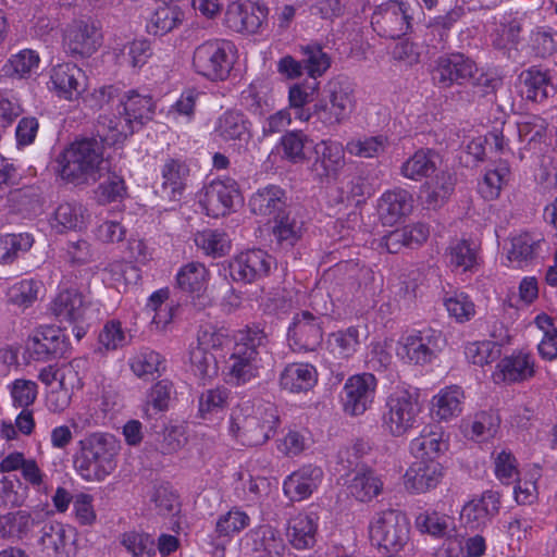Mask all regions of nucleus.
<instances>
[{
  "label": "nucleus",
  "instance_id": "obj_59",
  "mask_svg": "<svg viewBox=\"0 0 557 557\" xmlns=\"http://www.w3.org/2000/svg\"><path fill=\"white\" fill-rule=\"evenodd\" d=\"M463 352L468 362L478 367H484L499 358L502 347L496 342L490 339L473 341L465 345Z\"/></svg>",
  "mask_w": 557,
  "mask_h": 557
},
{
  "label": "nucleus",
  "instance_id": "obj_16",
  "mask_svg": "<svg viewBox=\"0 0 557 557\" xmlns=\"http://www.w3.org/2000/svg\"><path fill=\"white\" fill-rule=\"evenodd\" d=\"M536 373V360L527 349H515L495 364L491 379L495 384H519L530 381Z\"/></svg>",
  "mask_w": 557,
  "mask_h": 557
},
{
  "label": "nucleus",
  "instance_id": "obj_63",
  "mask_svg": "<svg viewBox=\"0 0 557 557\" xmlns=\"http://www.w3.org/2000/svg\"><path fill=\"white\" fill-rule=\"evenodd\" d=\"M448 315L458 323L470 321L475 315V306L463 292L446 294L443 298Z\"/></svg>",
  "mask_w": 557,
  "mask_h": 557
},
{
  "label": "nucleus",
  "instance_id": "obj_14",
  "mask_svg": "<svg viewBox=\"0 0 557 557\" xmlns=\"http://www.w3.org/2000/svg\"><path fill=\"white\" fill-rule=\"evenodd\" d=\"M47 88L59 99L76 101L87 89L86 73L72 62L54 64L48 71Z\"/></svg>",
  "mask_w": 557,
  "mask_h": 557
},
{
  "label": "nucleus",
  "instance_id": "obj_10",
  "mask_svg": "<svg viewBox=\"0 0 557 557\" xmlns=\"http://www.w3.org/2000/svg\"><path fill=\"white\" fill-rule=\"evenodd\" d=\"M368 531L373 545L398 553L409 541L410 524L403 512L387 509L372 517Z\"/></svg>",
  "mask_w": 557,
  "mask_h": 557
},
{
  "label": "nucleus",
  "instance_id": "obj_24",
  "mask_svg": "<svg viewBox=\"0 0 557 557\" xmlns=\"http://www.w3.org/2000/svg\"><path fill=\"white\" fill-rule=\"evenodd\" d=\"M500 508L499 495L486 491L469 499L461 508L459 519L461 524L470 530H481L498 513Z\"/></svg>",
  "mask_w": 557,
  "mask_h": 557
},
{
  "label": "nucleus",
  "instance_id": "obj_5",
  "mask_svg": "<svg viewBox=\"0 0 557 557\" xmlns=\"http://www.w3.org/2000/svg\"><path fill=\"white\" fill-rule=\"evenodd\" d=\"M268 336L260 327L239 330L234 336L232 354L222 371L224 381L233 385H243L259 375L262 368L261 350L267 348Z\"/></svg>",
  "mask_w": 557,
  "mask_h": 557
},
{
  "label": "nucleus",
  "instance_id": "obj_53",
  "mask_svg": "<svg viewBox=\"0 0 557 557\" xmlns=\"http://www.w3.org/2000/svg\"><path fill=\"white\" fill-rule=\"evenodd\" d=\"M270 85L265 79H253L242 92L243 104L255 114H263L272 107Z\"/></svg>",
  "mask_w": 557,
  "mask_h": 557
},
{
  "label": "nucleus",
  "instance_id": "obj_19",
  "mask_svg": "<svg viewBox=\"0 0 557 557\" xmlns=\"http://www.w3.org/2000/svg\"><path fill=\"white\" fill-rule=\"evenodd\" d=\"M287 338L294 351H314L322 343V319L308 310L294 314Z\"/></svg>",
  "mask_w": 557,
  "mask_h": 557
},
{
  "label": "nucleus",
  "instance_id": "obj_18",
  "mask_svg": "<svg viewBox=\"0 0 557 557\" xmlns=\"http://www.w3.org/2000/svg\"><path fill=\"white\" fill-rule=\"evenodd\" d=\"M274 259L262 249H247L235 255L228 270L233 281L244 284L255 283L270 274Z\"/></svg>",
  "mask_w": 557,
  "mask_h": 557
},
{
  "label": "nucleus",
  "instance_id": "obj_20",
  "mask_svg": "<svg viewBox=\"0 0 557 557\" xmlns=\"http://www.w3.org/2000/svg\"><path fill=\"white\" fill-rule=\"evenodd\" d=\"M445 466L437 459H414L403 476L405 488L414 495L435 490L445 476Z\"/></svg>",
  "mask_w": 557,
  "mask_h": 557
},
{
  "label": "nucleus",
  "instance_id": "obj_55",
  "mask_svg": "<svg viewBox=\"0 0 557 557\" xmlns=\"http://www.w3.org/2000/svg\"><path fill=\"white\" fill-rule=\"evenodd\" d=\"M251 519L238 507L231 508L219 516L215 522V533L220 539L231 540L250 525Z\"/></svg>",
  "mask_w": 557,
  "mask_h": 557
},
{
  "label": "nucleus",
  "instance_id": "obj_60",
  "mask_svg": "<svg viewBox=\"0 0 557 557\" xmlns=\"http://www.w3.org/2000/svg\"><path fill=\"white\" fill-rule=\"evenodd\" d=\"M34 245L28 233L0 235V263H12L20 253L27 252Z\"/></svg>",
  "mask_w": 557,
  "mask_h": 557
},
{
  "label": "nucleus",
  "instance_id": "obj_29",
  "mask_svg": "<svg viewBox=\"0 0 557 557\" xmlns=\"http://www.w3.org/2000/svg\"><path fill=\"white\" fill-rule=\"evenodd\" d=\"M466 395L458 385L440 388L430 399L429 413L437 424L450 422L463 412Z\"/></svg>",
  "mask_w": 557,
  "mask_h": 557
},
{
  "label": "nucleus",
  "instance_id": "obj_25",
  "mask_svg": "<svg viewBox=\"0 0 557 557\" xmlns=\"http://www.w3.org/2000/svg\"><path fill=\"white\" fill-rule=\"evenodd\" d=\"M101 33L94 24L76 21L64 28L62 44L72 55L89 57L101 46Z\"/></svg>",
  "mask_w": 557,
  "mask_h": 557
},
{
  "label": "nucleus",
  "instance_id": "obj_44",
  "mask_svg": "<svg viewBox=\"0 0 557 557\" xmlns=\"http://www.w3.org/2000/svg\"><path fill=\"white\" fill-rule=\"evenodd\" d=\"M285 206V194L278 186H267L259 189L250 199V207L253 213L278 218Z\"/></svg>",
  "mask_w": 557,
  "mask_h": 557
},
{
  "label": "nucleus",
  "instance_id": "obj_39",
  "mask_svg": "<svg viewBox=\"0 0 557 557\" xmlns=\"http://www.w3.org/2000/svg\"><path fill=\"white\" fill-rule=\"evenodd\" d=\"M244 543L253 552L265 553L269 557H278L284 543L277 530L271 525H259L244 536Z\"/></svg>",
  "mask_w": 557,
  "mask_h": 557
},
{
  "label": "nucleus",
  "instance_id": "obj_64",
  "mask_svg": "<svg viewBox=\"0 0 557 557\" xmlns=\"http://www.w3.org/2000/svg\"><path fill=\"white\" fill-rule=\"evenodd\" d=\"M121 544L132 557H153L156 554V541L146 532H125L121 537Z\"/></svg>",
  "mask_w": 557,
  "mask_h": 557
},
{
  "label": "nucleus",
  "instance_id": "obj_13",
  "mask_svg": "<svg viewBox=\"0 0 557 557\" xmlns=\"http://www.w3.org/2000/svg\"><path fill=\"white\" fill-rule=\"evenodd\" d=\"M377 380L369 372L350 375L341 394L343 411L350 417H360L374 404Z\"/></svg>",
  "mask_w": 557,
  "mask_h": 557
},
{
  "label": "nucleus",
  "instance_id": "obj_26",
  "mask_svg": "<svg viewBox=\"0 0 557 557\" xmlns=\"http://www.w3.org/2000/svg\"><path fill=\"white\" fill-rule=\"evenodd\" d=\"M449 449V436L437 423L425 424L409 443V453L414 459H437Z\"/></svg>",
  "mask_w": 557,
  "mask_h": 557
},
{
  "label": "nucleus",
  "instance_id": "obj_23",
  "mask_svg": "<svg viewBox=\"0 0 557 557\" xmlns=\"http://www.w3.org/2000/svg\"><path fill=\"white\" fill-rule=\"evenodd\" d=\"M356 106L352 91L348 87L335 85L331 90L330 102L314 104L317 119L325 126L339 125L349 119Z\"/></svg>",
  "mask_w": 557,
  "mask_h": 557
},
{
  "label": "nucleus",
  "instance_id": "obj_41",
  "mask_svg": "<svg viewBox=\"0 0 557 557\" xmlns=\"http://www.w3.org/2000/svg\"><path fill=\"white\" fill-rule=\"evenodd\" d=\"M440 156L432 149H419L400 166V174L411 181H422L437 169Z\"/></svg>",
  "mask_w": 557,
  "mask_h": 557
},
{
  "label": "nucleus",
  "instance_id": "obj_49",
  "mask_svg": "<svg viewBox=\"0 0 557 557\" xmlns=\"http://www.w3.org/2000/svg\"><path fill=\"white\" fill-rule=\"evenodd\" d=\"M360 346V332L356 326L333 332L327 337L329 351L338 359H349Z\"/></svg>",
  "mask_w": 557,
  "mask_h": 557
},
{
  "label": "nucleus",
  "instance_id": "obj_37",
  "mask_svg": "<svg viewBox=\"0 0 557 557\" xmlns=\"http://www.w3.org/2000/svg\"><path fill=\"white\" fill-rule=\"evenodd\" d=\"M211 274L209 269L201 262L191 261L180 268L175 275L177 287L199 299L207 290Z\"/></svg>",
  "mask_w": 557,
  "mask_h": 557
},
{
  "label": "nucleus",
  "instance_id": "obj_43",
  "mask_svg": "<svg viewBox=\"0 0 557 557\" xmlns=\"http://www.w3.org/2000/svg\"><path fill=\"white\" fill-rule=\"evenodd\" d=\"M230 392L225 387L203 391L198 397L197 416L203 421L222 419L228 407Z\"/></svg>",
  "mask_w": 557,
  "mask_h": 557
},
{
  "label": "nucleus",
  "instance_id": "obj_56",
  "mask_svg": "<svg viewBox=\"0 0 557 557\" xmlns=\"http://www.w3.org/2000/svg\"><path fill=\"white\" fill-rule=\"evenodd\" d=\"M42 289V284L33 278H24L12 284L8 292V301L20 308L27 309L38 299V295Z\"/></svg>",
  "mask_w": 557,
  "mask_h": 557
},
{
  "label": "nucleus",
  "instance_id": "obj_45",
  "mask_svg": "<svg viewBox=\"0 0 557 557\" xmlns=\"http://www.w3.org/2000/svg\"><path fill=\"white\" fill-rule=\"evenodd\" d=\"M35 525L36 520L28 510L20 509L0 515V539L22 540Z\"/></svg>",
  "mask_w": 557,
  "mask_h": 557
},
{
  "label": "nucleus",
  "instance_id": "obj_62",
  "mask_svg": "<svg viewBox=\"0 0 557 557\" xmlns=\"http://www.w3.org/2000/svg\"><path fill=\"white\" fill-rule=\"evenodd\" d=\"M510 170L506 163H498L495 168L485 172L479 184V191L486 200H494L499 197L502 188L507 184Z\"/></svg>",
  "mask_w": 557,
  "mask_h": 557
},
{
  "label": "nucleus",
  "instance_id": "obj_12",
  "mask_svg": "<svg viewBox=\"0 0 557 557\" xmlns=\"http://www.w3.org/2000/svg\"><path fill=\"white\" fill-rule=\"evenodd\" d=\"M442 335L438 331L426 329L413 331L400 337L396 355L404 362L424 366L433 362L441 350Z\"/></svg>",
  "mask_w": 557,
  "mask_h": 557
},
{
  "label": "nucleus",
  "instance_id": "obj_22",
  "mask_svg": "<svg viewBox=\"0 0 557 557\" xmlns=\"http://www.w3.org/2000/svg\"><path fill=\"white\" fill-rule=\"evenodd\" d=\"M476 64L463 54H449L440 57L432 71L433 82L448 88L454 84L462 85L470 82L476 74Z\"/></svg>",
  "mask_w": 557,
  "mask_h": 557
},
{
  "label": "nucleus",
  "instance_id": "obj_36",
  "mask_svg": "<svg viewBox=\"0 0 557 557\" xmlns=\"http://www.w3.org/2000/svg\"><path fill=\"white\" fill-rule=\"evenodd\" d=\"M189 169L185 162L169 159L161 168V193L162 197L176 201L180 200L187 187Z\"/></svg>",
  "mask_w": 557,
  "mask_h": 557
},
{
  "label": "nucleus",
  "instance_id": "obj_42",
  "mask_svg": "<svg viewBox=\"0 0 557 557\" xmlns=\"http://www.w3.org/2000/svg\"><path fill=\"white\" fill-rule=\"evenodd\" d=\"M128 366L138 379L150 380L165 371L166 360L158 351L143 348L131 356Z\"/></svg>",
  "mask_w": 557,
  "mask_h": 557
},
{
  "label": "nucleus",
  "instance_id": "obj_57",
  "mask_svg": "<svg viewBox=\"0 0 557 557\" xmlns=\"http://www.w3.org/2000/svg\"><path fill=\"white\" fill-rule=\"evenodd\" d=\"M189 361L191 372L203 383L215 379L219 374L216 357L212 351L191 346Z\"/></svg>",
  "mask_w": 557,
  "mask_h": 557
},
{
  "label": "nucleus",
  "instance_id": "obj_52",
  "mask_svg": "<svg viewBox=\"0 0 557 557\" xmlns=\"http://www.w3.org/2000/svg\"><path fill=\"white\" fill-rule=\"evenodd\" d=\"M184 14L177 7L164 5L157 9L148 18L146 30L153 36H164L176 28Z\"/></svg>",
  "mask_w": 557,
  "mask_h": 557
},
{
  "label": "nucleus",
  "instance_id": "obj_28",
  "mask_svg": "<svg viewBox=\"0 0 557 557\" xmlns=\"http://www.w3.org/2000/svg\"><path fill=\"white\" fill-rule=\"evenodd\" d=\"M323 478L324 473L320 467L305 465L285 478L284 495L292 502H302L318 491Z\"/></svg>",
  "mask_w": 557,
  "mask_h": 557
},
{
  "label": "nucleus",
  "instance_id": "obj_50",
  "mask_svg": "<svg viewBox=\"0 0 557 557\" xmlns=\"http://www.w3.org/2000/svg\"><path fill=\"white\" fill-rule=\"evenodd\" d=\"M533 323L543 333L536 346L539 356L546 361L557 359V327L554 319L541 312L534 318Z\"/></svg>",
  "mask_w": 557,
  "mask_h": 557
},
{
  "label": "nucleus",
  "instance_id": "obj_3",
  "mask_svg": "<svg viewBox=\"0 0 557 557\" xmlns=\"http://www.w3.org/2000/svg\"><path fill=\"white\" fill-rule=\"evenodd\" d=\"M121 442L112 433L95 431L78 441L74 469L86 482H103L117 468Z\"/></svg>",
  "mask_w": 557,
  "mask_h": 557
},
{
  "label": "nucleus",
  "instance_id": "obj_61",
  "mask_svg": "<svg viewBox=\"0 0 557 557\" xmlns=\"http://www.w3.org/2000/svg\"><path fill=\"white\" fill-rule=\"evenodd\" d=\"M389 140L385 135H376L362 138H352L346 144L348 153L355 157L370 159L386 151Z\"/></svg>",
  "mask_w": 557,
  "mask_h": 557
},
{
  "label": "nucleus",
  "instance_id": "obj_21",
  "mask_svg": "<svg viewBox=\"0 0 557 557\" xmlns=\"http://www.w3.org/2000/svg\"><path fill=\"white\" fill-rule=\"evenodd\" d=\"M410 18L408 3L404 0H388L375 9L371 24L380 36L396 37L409 29Z\"/></svg>",
  "mask_w": 557,
  "mask_h": 557
},
{
  "label": "nucleus",
  "instance_id": "obj_54",
  "mask_svg": "<svg viewBox=\"0 0 557 557\" xmlns=\"http://www.w3.org/2000/svg\"><path fill=\"white\" fill-rule=\"evenodd\" d=\"M140 280L139 269L125 261H114L109 263L103 270V281L120 289H126L135 285Z\"/></svg>",
  "mask_w": 557,
  "mask_h": 557
},
{
  "label": "nucleus",
  "instance_id": "obj_47",
  "mask_svg": "<svg viewBox=\"0 0 557 557\" xmlns=\"http://www.w3.org/2000/svg\"><path fill=\"white\" fill-rule=\"evenodd\" d=\"M40 61V55L36 50L22 49L8 59L2 71L5 76L26 79L37 72Z\"/></svg>",
  "mask_w": 557,
  "mask_h": 557
},
{
  "label": "nucleus",
  "instance_id": "obj_30",
  "mask_svg": "<svg viewBox=\"0 0 557 557\" xmlns=\"http://www.w3.org/2000/svg\"><path fill=\"white\" fill-rule=\"evenodd\" d=\"M66 344L61 330L45 325L38 327L26 342V351L35 360H48L52 356L62 355Z\"/></svg>",
  "mask_w": 557,
  "mask_h": 557
},
{
  "label": "nucleus",
  "instance_id": "obj_46",
  "mask_svg": "<svg viewBox=\"0 0 557 557\" xmlns=\"http://www.w3.org/2000/svg\"><path fill=\"white\" fill-rule=\"evenodd\" d=\"M348 490L357 500L368 503L382 493L383 481L375 471L362 468L355 472Z\"/></svg>",
  "mask_w": 557,
  "mask_h": 557
},
{
  "label": "nucleus",
  "instance_id": "obj_8",
  "mask_svg": "<svg viewBox=\"0 0 557 557\" xmlns=\"http://www.w3.org/2000/svg\"><path fill=\"white\" fill-rule=\"evenodd\" d=\"M38 379L47 386L45 406L55 414L65 412L72 404L74 391L82 385L78 371L72 362L59 367L47 366L40 370Z\"/></svg>",
  "mask_w": 557,
  "mask_h": 557
},
{
  "label": "nucleus",
  "instance_id": "obj_17",
  "mask_svg": "<svg viewBox=\"0 0 557 557\" xmlns=\"http://www.w3.org/2000/svg\"><path fill=\"white\" fill-rule=\"evenodd\" d=\"M211 135L215 141L240 150L252 137L251 124L242 112L227 110L214 120Z\"/></svg>",
  "mask_w": 557,
  "mask_h": 557
},
{
  "label": "nucleus",
  "instance_id": "obj_11",
  "mask_svg": "<svg viewBox=\"0 0 557 557\" xmlns=\"http://www.w3.org/2000/svg\"><path fill=\"white\" fill-rule=\"evenodd\" d=\"M269 9L252 0H233L224 11L223 23L230 30L250 36L261 34L268 26Z\"/></svg>",
  "mask_w": 557,
  "mask_h": 557
},
{
  "label": "nucleus",
  "instance_id": "obj_58",
  "mask_svg": "<svg viewBox=\"0 0 557 557\" xmlns=\"http://www.w3.org/2000/svg\"><path fill=\"white\" fill-rule=\"evenodd\" d=\"M196 246L212 258L225 256L231 249V240L224 232L218 230H205L195 235Z\"/></svg>",
  "mask_w": 557,
  "mask_h": 557
},
{
  "label": "nucleus",
  "instance_id": "obj_33",
  "mask_svg": "<svg viewBox=\"0 0 557 557\" xmlns=\"http://www.w3.org/2000/svg\"><path fill=\"white\" fill-rule=\"evenodd\" d=\"M446 261L456 274L473 273L481 263L480 246L474 240L457 239L446 249Z\"/></svg>",
  "mask_w": 557,
  "mask_h": 557
},
{
  "label": "nucleus",
  "instance_id": "obj_48",
  "mask_svg": "<svg viewBox=\"0 0 557 557\" xmlns=\"http://www.w3.org/2000/svg\"><path fill=\"white\" fill-rule=\"evenodd\" d=\"M312 140L302 131H289L284 134L275 149L282 151V158L293 164L307 161L306 148Z\"/></svg>",
  "mask_w": 557,
  "mask_h": 557
},
{
  "label": "nucleus",
  "instance_id": "obj_6",
  "mask_svg": "<svg viewBox=\"0 0 557 557\" xmlns=\"http://www.w3.org/2000/svg\"><path fill=\"white\" fill-rule=\"evenodd\" d=\"M422 404L417 388L397 385L386 396L381 426L386 435L405 437L418 426Z\"/></svg>",
  "mask_w": 557,
  "mask_h": 557
},
{
  "label": "nucleus",
  "instance_id": "obj_31",
  "mask_svg": "<svg viewBox=\"0 0 557 557\" xmlns=\"http://www.w3.org/2000/svg\"><path fill=\"white\" fill-rule=\"evenodd\" d=\"M320 517L313 511H299L292 515L286 524V537L296 549L314 546Z\"/></svg>",
  "mask_w": 557,
  "mask_h": 557
},
{
  "label": "nucleus",
  "instance_id": "obj_40",
  "mask_svg": "<svg viewBox=\"0 0 557 557\" xmlns=\"http://www.w3.org/2000/svg\"><path fill=\"white\" fill-rule=\"evenodd\" d=\"M416 529L433 539H443L455 531L454 517L436 509H425L414 518Z\"/></svg>",
  "mask_w": 557,
  "mask_h": 557
},
{
  "label": "nucleus",
  "instance_id": "obj_4",
  "mask_svg": "<svg viewBox=\"0 0 557 557\" xmlns=\"http://www.w3.org/2000/svg\"><path fill=\"white\" fill-rule=\"evenodd\" d=\"M58 174L74 185L96 183L108 170L103 148L96 139H82L72 143L58 157Z\"/></svg>",
  "mask_w": 557,
  "mask_h": 557
},
{
  "label": "nucleus",
  "instance_id": "obj_32",
  "mask_svg": "<svg viewBox=\"0 0 557 557\" xmlns=\"http://www.w3.org/2000/svg\"><path fill=\"white\" fill-rule=\"evenodd\" d=\"M314 152L311 170L320 180L337 175L345 165V148L339 141L321 140L314 145Z\"/></svg>",
  "mask_w": 557,
  "mask_h": 557
},
{
  "label": "nucleus",
  "instance_id": "obj_51",
  "mask_svg": "<svg viewBox=\"0 0 557 557\" xmlns=\"http://www.w3.org/2000/svg\"><path fill=\"white\" fill-rule=\"evenodd\" d=\"M454 186L453 176L447 172H442L434 180L421 186L420 195L429 208H436L448 199Z\"/></svg>",
  "mask_w": 557,
  "mask_h": 557
},
{
  "label": "nucleus",
  "instance_id": "obj_15",
  "mask_svg": "<svg viewBox=\"0 0 557 557\" xmlns=\"http://www.w3.org/2000/svg\"><path fill=\"white\" fill-rule=\"evenodd\" d=\"M243 202V197L235 180L216 178L203 189L200 205L207 215L219 218L228 214Z\"/></svg>",
  "mask_w": 557,
  "mask_h": 557
},
{
  "label": "nucleus",
  "instance_id": "obj_34",
  "mask_svg": "<svg viewBox=\"0 0 557 557\" xmlns=\"http://www.w3.org/2000/svg\"><path fill=\"white\" fill-rule=\"evenodd\" d=\"M319 380L317 368L308 362L287 364L280 374V386L294 394L311 391Z\"/></svg>",
  "mask_w": 557,
  "mask_h": 557
},
{
  "label": "nucleus",
  "instance_id": "obj_2",
  "mask_svg": "<svg viewBox=\"0 0 557 557\" xmlns=\"http://www.w3.org/2000/svg\"><path fill=\"white\" fill-rule=\"evenodd\" d=\"M277 426L278 416L272 404L246 400L233 408L227 433L238 445L257 447L264 445L275 434Z\"/></svg>",
  "mask_w": 557,
  "mask_h": 557
},
{
  "label": "nucleus",
  "instance_id": "obj_1",
  "mask_svg": "<svg viewBox=\"0 0 557 557\" xmlns=\"http://www.w3.org/2000/svg\"><path fill=\"white\" fill-rule=\"evenodd\" d=\"M156 103L151 96L136 90L126 91L114 112L104 113L98 120V134L108 145L124 141L151 121Z\"/></svg>",
  "mask_w": 557,
  "mask_h": 557
},
{
  "label": "nucleus",
  "instance_id": "obj_27",
  "mask_svg": "<svg viewBox=\"0 0 557 557\" xmlns=\"http://www.w3.org/2000/svg\"><path fill=\"white\" fill-rule=\"evenodd\" d=\"M76 535L72 525L53 521L42 528L39 544L47 557H70L75 553Z\"/></svg>",
  "mask_w": 557,
  "mask_h": 557
},
{
  "label": "nucleus",
  "instance_id": "obj_35",
  "mask_svg": "<svg viewBox=\"0 0 557 557\" xmlns=\"http://www.w3.org/2000/svg\"><path fill=\"white\" fill-rule=\"evenodd\" d=\"M412 196L405 189L385 191L379 200V215L385 225H394L412 210Z\"/></svg>",
  "mask_w": 557,
  "mask_h": 557
},
{
  "label": "nucleus",
  "instance_id": "obj_7",
  "mask_svg": "<svg viewBox=\"0 0 557 557\" xmlns=\"http://www.w3.org/2000/svg\"><path fill=\"white\" fill-rule=\"evenodd\" d=\"M49 310L58 322L73 327V334L78 341L85 336L90 322L98 318V309L72 287L60 288Z\"/></svg>",
  "mask_w": 557,
  "mask_h": 557
},
{
  "label": "nucleus",
  "instance_id": "obj_38",
  "mask_svg": "<svg viewBox=\"0 0 557 557\" xmlns=\"http://www.w3.org/2000/svg\"><path fill=\"white\" fill-rule=\"evenodd\" d=\"M518 88L528 101L542 102L549 96V78L546 72L531 66L519 74Z\"/></svg>",
  "mask_w": 557,
  "mask_h": 557
},
{
  "label": "nucleus",
  "instance_id": "obj_9",
  "mask_svg": "<svg viewBox=\"0 0 557 557\" xmlns=\"http://www.w3.org/2000/svg\"><path fill=\"white\" fill-rule=\"evenodd\" d=\"M236 48L225 39H209L199 44L193 53L194 71L211 82L225 81L234 66Z\"/></svg>",
  "mask_w": 557,
  "mask_h": 557
}]
</instances>
